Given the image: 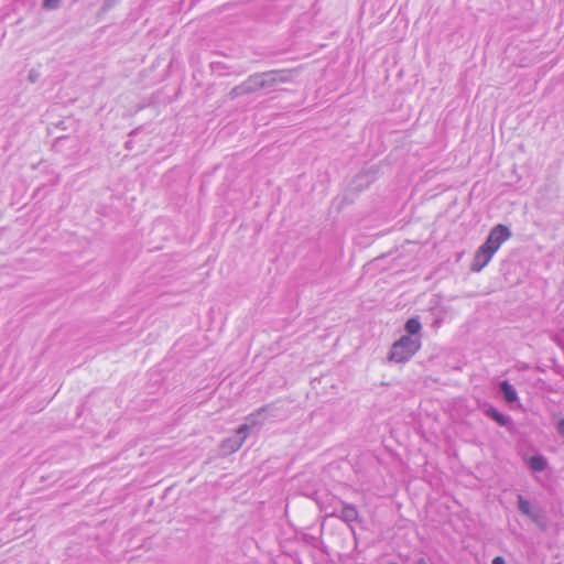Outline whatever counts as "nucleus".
<instances>
[{
	"label": "nucleus",
	"instance_id": "nucleus-12",
	"mask_svg": "<svg viewBox=\"0 0 564 564\" xmlns=\"http://www.w3.org/2000/svg\"><path fill=\"white\" fill-rule=\"evenodd\" d=\"M518 510L522 514L531 518L532 514H534L538 509L533 508L531 506V503L527 499L523 498V496L519 495L518 496Z\"/></svg>",
	"mask_w": 564,
	"mask_h": 564
},
{
	"label": "nucleus",
	"instance_id": "nucleus-4",
	"mask_svg": "<svg viewBox=\"0 0 564 564\" xmlns=\"http://www.w3.org/2000/svg\"><path fill=\"white\" fill-rule=\"evenodd\" d=\"M494 254H495L494 250L489 246H486L482 243L477 249V251L474 256V260L471 263V271H474V272L481 271L489 263V261L491 260Z\"/></svg>",
	"mask_w": 564,
	"mask_h": 564
},
{
	"label": "nucleus",
	"instance_id": "nucleus-19",
	"mask_svg": "<svg viewBox=\"0 0 564 564\" xmlns=\"http://www.w3.org/2000/svg\"><path fill=\"white\" fill-rule=\"evenodd\" d=\"M111 4L109 2H105V7L109 8Z\"/></svg>",
	"mask_w": 564,
	"mask_h": 564
},
{
	"label": "nucleus",
	"instance_id": "nucleus-16",
	"mask_svg": "<svg viewBox=\"0 0 564 564\" xmlns=\"http://www.w3.org/2000/svg\"><path fill=\"white\" fill-rule=\"evenodd\" d=\"M557 433L564 437V417H560L555 424Z\"/></svg>",
	"mask_w": 564,
	"mask_h": 564
},
{
	"label": "nucleus",
	"instance_id": "nucleus-5",
	"mask_svg": "<svg viewBox=\"0 0 564 564\" xmlns=\"http://www.w3.org/2000/svg\"><path fill=\"white\" fill-rule=\"evenodd\" d=\"M332 516H335V513H333ZM336 517H338L346 523H350L358 520L359 513L354 505L343 502L340 513L336 514Z\"/></svg>",
	"mask_w": 564,
	"mask_h": 564
},
{
	"label": "nucleus",
	"instance_id": "nucleus-13",
	"mask_svg": "<svg viewBox=\"0 0 564 564\" xmlns=\"http://www.w3.org/2000/svg\"><path fill=\"white\" fill-rule=\"evenodd\" d=\"M486 414L491 417L494 421H496L499 425L501 426H506L507 424H509L510 422V417L500 413L497 409L495 408H489L487 411H486Z\"/></svg>",
	"mask_w": 564,
	"mask_h": 564
},
{
	"label": "nucleus",
	"instance_id": "nucleus-15",
	"mask_svg": "<svg viewBox=\"0 0 564 564\" xmlns=\"http://www.w3.org/2000/svg\"><path fill=\"white\" fill-rule=\"evenodd\" d=\"M59 6V0H44L43 7L46 9H55Z\"/></svg>",
	"mask_w": 564,
	"mask_h": 564
},
{
	"label": "nucleus",
	"instance_id": "nucleus-10",
	"mask_svg": "<svg viewBox=\"0 0 564 564\" xmlns=\"http://www.w3.org/2000/svg\"><path fill=\"white\" fill-rule=\"evenodd\" d=\"M529 467L533 470V471H543L546 469L547 467V460L544 456L542 455H534L532 456L529 462Z\"/></svg>",
	"mask_w": 564,
	"mask_h": 564
},
{
	"label": "nucleus",
	"instance_id": "nucleus-8",
	"mask_svg": "<svg viewBox=\"0 0 564 564\" xmlns=\"http://www.w3.org/2000/svg\"><path fill=\"white\" fill-rule=\"evenodd\" d=\"M265 409L264 408H261L259 409L256 413H251L247 420L250 422V424H242L238 427L237 430V436H245V440L247 438L248 436V433H249V430H250V425H254L257 423V420L256 417L258 415H260Z\"/></svg>",
	"mask_w": 564,
	"mask_h": 564
},
{
	"label": "nucleus",
	"instance_id": "nucleus-14",
	"mask_svg": "<svg viewBox=\"0 0 564 564\" xmlns=\"http://www.w3.org/2000/svg\"><path fill=\"white\" fill-rule=\"evenodd\" d=\"M536 525L544 529L546 525V519L544 513L541 510H536L534 514L530 518Z\"/></svg>",
	"mask_w": 564,
	"mask_h": 564
},
{
	"label": "nucleus",
	"instance_id": "nucleus-9",
	"mask_svg": "<svg viewBox=\"0 0 564 564\" xmlns=\"http://www.w3.org/2000/svg\"><path fill=\"white\" fill-rule=\"evenodd\" d=\"M422 325L417 317L409 318L405 323L404 329L408 333V336L420 337Z\"/></svg>",
	"mask_w": 564,
	"mask_h": 564
},
{
	"label": "nucleus",
	"instance_id": "nucleus-1",
	"mask_svg": "<svg viewBox=\"0 0 564 564\" xmlns=\"http://www.w3.org/2000/svg\"><path fill=\"white\" fill-rule=\"evenodd\" d=\"M292 80V72L285 69H275L250 75L240 85L235 86L229 91L230 99L239 96L249 95L259 90H269L278 84L289 83Z\"/></svg>",
	"mask_w": 564,
	"mask_h": 564
},
{
	"label": "nucleus",
	"instance_id": "nucleus-3",
	"mask_svg": "<svg viewBox=\"0 0 564 564\" xmlns=\"http://www.w3.org/2000/svg\"><path fill=\"white\" fill-rule=\"evenodd\" d=\"M511 235V230L507 226L498 224L491 228L484 245L489 246L496 253L500 246L508 240Z\"/></svg>",
	"mask_w": 564,
	"mask_h": 564
},
{
	"label": "nucleus",
	"instance_id": "nucleus-7",
	"mask_svg": "<svg viewBox=\"0 0 564 564\" xmlns=\"http://www.w3.org/2000/svg\"><path fill=\"white\" fill-rule=\"evenodd\" d=\"M500 391L503 395V399L508 403H513L518 401V393L512 384H510L507 380L501 381L499 383Z\"/></svg>",
	"mask_w": 564,
	"mask_h": 564
},
{
	"label": "nucleus",
	"instance_id": "nucleus-2",
	"mask_svg": "<svg viewBox=\"0 0 564 564\" xmlns=\"http://www.w3.org/2000/svg\"><path fill=\"white\" fill-rule=\"evenodd\" d=\"M421 348V338L403 335L397 340L389 352V360L393 362L408 361Z\"/></svg>",
	"mask_w": 564,
	"mask_h": 564
},
{
	"label": "nucleus",
	"instance_id": "nucleus-17",
	"mask_svg": "<svg viewBox=\"0 0 564 564\" xmlns=\"http://www.w3.org/2000/svg\"><path fill=\"white\" fill-rule=\"evenodd\" d=\"M492 564H506V561L501 556H497L492 560Z\"/></svg>",
	"mask_w": 564,
	"mask_h": 564
},
{
	"label": "nucleus",
	"instance_id": "nucleus-11",
	"mask_svg": "<svg viewBox=\"0 0 564 564\" xmlns=\"http://www.w3.org/2000/svg\"><path fill=\"white\" fill-rule=\"evenodd\" d=\"M518 510L522 514L531 518L532 514H534L538 509L533 508L531 506V503L527 499L523 498V496L519 495L518 496Z\"/></svg>",
	"mask_w": 564,
	"mask_h": 564
},
{
	"label": "nucleus",
	"instance_id": "nucleus-6",
	"mask_svg": "<svg viewBox=\"0 0 564 564\" xmlns=\"http://www.w3.org/2000/svg\"><path fill=\"white\" fill-rule=\"evenodd\" d=\"M245 443V436H232L225 440L221 444V449L224 454H232L237 452L242 444Z\"/></svg>",
	"mask_w": 564,
	"mask_h": 564
},
{
	"label": "nucleus",
	"instance_id": "nucleus-18",
	"mask_svg": "<svg viewBox=\"0 0 564 564\" xmlns=\"http://www.w3.org/2000/svg\"><path fill=\"white\" fill-rule=\"evenodd\" d=\"M417 563L419 564H427V562L424 558H420Z\"/></svg>",
	"mask_w": 564,
	"mask_h": 564
}]
</instances>
